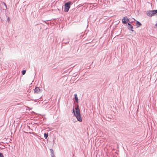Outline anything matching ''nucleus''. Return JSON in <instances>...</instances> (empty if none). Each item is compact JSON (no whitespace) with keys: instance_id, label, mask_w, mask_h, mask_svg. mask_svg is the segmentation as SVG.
Masks as SVG:
<instances>
[{"instance_id":"7ed1b4c3","label":"nucleus","mask_w":157,"mask_h":157,"mask_svg":"<svg viewBox=\"0 0 157 157\" xmlns=\"http://www.w3.org/2000/svg\"><path fill=\"white\" fill-rule=\"evenodd\" d=\"M71 4V2H69L65 4L64 10V11L65 12H68L69 10Z\"/></svg>"},{"instance_id":"2eb2a0df","label":"nucleus","mask_w":157,"mask_h":157,"mask_svg":"<svg viewBox=\"0 0 157 157\" xmlns=\"http://www.w3.org/2000/svg\"><path fill=\"white\" fill-rule=\"evenodd\" d=\"M7 21L9 22L10 21V18L8 17L7 19Z\"/></svg>"},{"instance_id":"6e6552de","label":"nucleus","mask_w":157,"mask_h":157,"mask_svg":"<svg viewBox=\"0 0 157 157\" xmlns=\"http://www.w3.org/2000/svg\"><path fill=\"white\" fill-rule=\"evenodd\" d=\"M125 17H124L122 19V23L123 24H125L127 23V22H126Z\"/></svg>"},{"instance_id":"f3484780","label":"nucleus","mask_w":157,"mask_h":157,"mask_svg":"<svg viewBox=\"0 0 157 157\" xmlns=\"http://www.w3.org/2000/svg\"><path fill=\"white\" fill-rule=\"evenodd\" d=\"M3 3L4 4L6 8L7 9V7L6 4L4 2Z\"/></svg>"},{"instance_id":"f257e3e1","label":"nucleus","mask_w":157,"mask_h":157,"mask_svg":"<svg viewBox=\"0 0 157 157\" xmlns=\"http://www.w3.org/2000/svg\"><path fill=\"white\" fill-rule=\"evenodd\" d=\"M72 111L74 116L76 117L78 121L80 122L82 121V117L80 114V111L79 105H77L75 109L74 106Z\"/></svg>"},{"instance_id":"ddd939ff","label":"nucleus","mask_w":157,"mask_h":157,"mask_svg":"<svg viewBox=\"0 0 157 157\" xmlns=\"http://www.w3.org/2000/svg\"><path fill=\"white\" fill-rule=\"evenodd\" d=\"M0 157H3V155L2 153H0Z\"/></svg>"},{"instance_id":"a211bd4d","label":"nucleus","mask_w":157,"mask_h":157,"mask_svg":"<svg viewBox=\"0 0 157 157\" xmlns=\"http://www.w3.org/2000/svg\"><path fill=\"white\" fill-rule=\"evenodd\" d=\"M24 133H28V132H24Z\"/></svg>"},{"instance_id":"aec40b11","label":"nucleus","mask_w":157,"mask_h":157,"mask_svg":"<svg viewBox=\"0 0 157 157\" xmlns=\"http://www.w3.org/2000/svg\"><path fill=\"white\" fill-rule=\"evenodd\" d=\"M156 25H157V24H156Z\"/></svg>"},{"instance_id":"20e7f679","label":"nucleus","mask_w":157,"mask_h":157,"mask_svg":"<svg viewBox=\"0 0 157 157\" xmlns=\"http://www.w3.org/2000/svg\"><path fill=\"white\" fill-rule=\"evenodd\" d=\"M41 90L39 87H36L34 89V93H39L41 92Z\"/></svg>"},{"instance_id":"4468645a","label":"nucleus","mask_w":157,"mask_h":157,"mask_svg":"<svg viewBox=\"0 0 157 157\" xmlns=\"http://www.w3.org/2000/svg\"><path fill=\"white\" fill-rule=\"evenodd\" d=\"M27 128L28 129H31V130H32L30 128V127L28 125H27Z\"/></svg>"},{"instance_id":"423d86ee","label":"nucleus","mask_w":157,"mask_h":157,"mask_svg":"<svg viewBox=\"0 0 157 157\" xmlns=\"http://www.w3.org/2000/svg\"><path fill=\"white\" fill-rule=\"evenodd\" d=\"M128 29L130 30V29H132L133 28V26L129 23H128Z\"/></svg>"},{"instance_id":"0eeeda50","label":"nucleus","mask_w":157,"mask_h":157,"mask_svg":"<svg viewBox=\"0 0 157 157\" xmlns=\"http://www.w3.org/2000/svg\"><path fill=\"white\" fill-rule=\"evenodd\" d=\"M75 96V101L76 102L78 103V98L77 97V94H74Z\"/></svg>"},{"instance_id":"9b49d317","label":"nucleus","mask_w":157,"mask_h":157,"mask_svg":"<svg viewBox=\"0 0 157 157\" xmlns=\"http://www.w3.org/2000/svg\"><path fill=\"white\" fill-rule=\"evenodd\" d=\"M26 73V70H24L22 71V75H24Z\"/></svg>"},{"instance_id":"412c9836","label":"nucleus","mask_w":157,"mask_h":157,"mask_svg":"<svg viewBox=\"0 0 157 157\" xmlns=\"http://www.w3.org/2000/svg\"><path fill=\"white\" fill-rule=\"evenodd\" d=\"M51 157H55V156H54L53 157L52 156Z\"/></svg>"},{"instance_id":"6ab92c4d","label":"nucleus","mask_w":157,"mask_h":157,"mask_svg":"<svg viewBox=\"0 0 157 157\" xmlns=\"http://www.w3.org/2000/svg\"><path fill=\"white\" fill-rule=\"evenodd\" d=\"M131 31H134V30H133L132 29L131 30Z\"/></svg>"},{"instance_id":"f03ea898","label":"nucleus","mask_w":157,"mask_h":157,"mask_svg":"<svg viewBox=\"0 0 157 157\" xmlns=\"http://www.w3.org/2000/svg\"><path fill=\"white\" fill-rule=\"evenodd\" d=\"M146 14L149 17L157 15V10L147 11Z\"/></svg>"},{"instance_id":"dca6fc26","label":"nucleus","mask_w":157,"mask_h":157,"mask_svg":"<svg viewBox=\"0 0 157 157\" xmlns=\"http://www.w3.org/2000/svg\"><path fill=\"white\" fill-rule=\"evenodd\" d=\"M29 133H30V134H33L34 135V134H35L34 132H29Z\"/></svg>"},{"instance_id":"39448f33","label":"nucleus","mask_w":157,"mask_h":157,"mask_svg":"<svg viewBox=\"0 0 157 157\" xmlns=\"http://www.w3.org/2000/svg\"><path fill=\"white\" fill-rule=\"evenodd\" d=\"M50 151L51 153V156L53 157L54 156H55V155L54 153V151L52 149H50Z\"/></svg>"},{"instance_id":"9d476101","label":"nucleus","mask_w":157,"mask_h":157,"mask_svg":"<svg viewBox=\"0 0 157 157\" xmlns=\"http://www.w3.org/2000/svg\"><path fill=\"white\" fill-rule=\"evenodd\" d=\"M44 137L45 139H47L48 136V133H44Z\"/></svg>"},{"instance_id":"1a4fd4ad","label":"nucleus","mask_w":157,"mask_h":157,"mask_svg":"<svg viewBox=\"0 0 157 157\" xmlns=\"http://www.w3.org/2000/svg\"><path fill=\"white\" fill-rule=\"evenodd\" d=\"M136 24L137 25V28L139 27L141 25V24L138 21H137Z\"/></svg>"},{"instance_id":"f8f14e48","label":"nucleus","mask_w":157,"mask_h":157,"mask_svg":"<svg viewBox=\"0 0 157 157\" xmlns=\"http://www.w3.org/2000/svg\"><path fill=\"white\" fill-rule=\"evenodd\" d=\"M125 18H126V22H127H127H129L130 23V21H129V19L127 17H125Z\"/></svg>"}]
</instances>
